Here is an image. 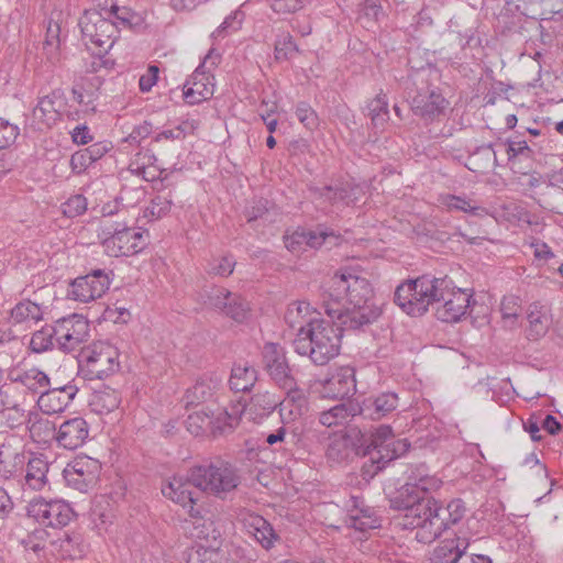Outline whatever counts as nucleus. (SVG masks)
<instances>
[{
    "label": "nucleus",
    "mask_w": 563,
    "mask_h": 563,
    "mask_svg": "<svg viewBox=\"0 0 563 563\" xmlns=\"http://www.w3.org/2000/svg\"><path fill=\"white\" fill-rule=\"evenodd\" d=\"M367 279L353 274H335L328 282L324 298L325 313L338 324L323 319H312L307 328L300 327L294 349L307 355L316 365H325L341 347L343 330H358L373 323L380 316V308L372 299Z\"/></svg>",
    "instance_id": "obj_1"
},
{
    "label": "nucleus",
    "mask_w": 563,
    "mask_h": 563,
    "mask_svg": "<svg viewBox=\"0 0 563 563\" xmlns=\"http://www.w3.org/2000/svg\"><path fill=\"white\" fill-rule=\"evenodd\" d=\"M441 486L442 479L431 474L426 464L412 465L405 485L390 499V507L401 511L397 525L405 530H415V539L420 543L433 542L465 516L463 500L453 499L446 507H441L433 498L426 496Z\"/></svg>",
    "instance_id": "obj_2"
},
{
    "label": "nucleus",
    "mask_w": 563,
    "mask_h": 563,
    "mask_svg": "<svg viewBox=\"0 0 563 563\" xmlns=\"http://www.w3.org/2000/svg\"><path fill=\"white\" fill-rule=\"evenodd\" d=\"M189 479L194 487L219 499H227L241 484L238 467L221 459L190 468Z\"/></svg>",
    "instance_id": "obj_3"
},
{
    "label": "nucleus",
    "mask_w": 563,
    "mask_h": 563,
    "mask_svg": "<svg viewBox=\"0 0 563 563\" xmlns=\"http://www.w3.org/2000/svg\"><path fill=\"white\" fill-rule=\"evenodd\" d=\"M431 289L428 298L430 305L441 303L437 307L435 316L443 322H457L467 312L473 295L467 289L456 288L448 276L431 277Z\"/></svg>",
    "instance_id": "obj_4"
},
{
    "label": "nucleus",
    "mask_w": 563,
    "mask_h": 563,
    "mask_svg": "<svg viewBox=\"0 0 563 563\" xmlns=\"http://www.w3.org/2000/svg\"><path fill=\"white\" fill-rule=\"evenodd\" d=\"M79 26L86 45H93L108 53L118 37V25L102 11L96 9L86 10L79 20Z\"/></svg>",
    "instance_id": "obj_5"
},
{
    "label": "nucleus",
    "mask_w": 563,
    "mask_h": 563,
    "mask_svg": "<svg viewBox=\"0 0 563 563\" xmlns=\"http://www.w3.org/2000/svg\"><path fill=\"white\" fill-rule=\"evenodd\" d=\"M26 514L44 527L62 529L75 517L69 504L60 499L46 500L42 497L33 498L26 506Z\"/></svg>",
    "instance_id": "obj_6"
},
{
    "label": "nucleus",
    "mask_w": 563,
    "mask_h": 563,
    "mask_svg": "<svg viewBox=\"0 0 563 563\" xmlns=\"http://www.w3.org/2000/svg\"><path fill=\"white\" fill-rule=\"evenodd\" d=\"M431 287L429 275L402 283L395 290L394 301L408 314L421 316L430 306L428 292Z\"/></svg>",
    "instance_id": "obj_7"
},
{
    "label": "nucleus",
    "mask_w": 563,
    "mask_h": 563,
    "mask_svg": "<svg viewBox=\"0 0 563 563\" xmlns=\"http://www.w3.org/2000/svg\"><path fill=\"white\" fill-rule=\"evenodd\" d=\"M103 247L108 255L113 257L135 254L143 249V233L125 225H102Z\"/></svg>",
    "instance_id": "obj_8"
},
{
    "label": "nucleus",
    "mask_w": 563,
    "mask_h": 563,
    "mask_svg": "<svg viewBox=\"0 0 563 563\" xmlns=\"http://www.w3.org/2000/svg\"><path fill=\"white\" fill-rule=\"evenodd\" d=\"M263 369L277 387H290L296 380L289 366L285 349L273 342H267L261 351Z\"/></svg>",
    "instance_id": "obj_9"
},
{
    "label": "nucleus",
    "mask_w": 563,
    "mask_h": 563,
    "mask_svg": "<svg viewBox=\"0 0 563 563\" xmlns=\"http://www.w3.org/2000/svg\"><path fill=\"white\" fill-rule=\"evenodd\" d=\"M56 346L64 352L77 350L89 336V323L80 314L74 313L54 323Z\"/></svg>",
    "instance_id": "obj_10"
},
{
    "label": "nucleus",
    "mask_w": 563,
    "mask_h": 563,
    "mask_svg": "<svg viewBox=\"0 0 563 563\" xmlns=\"http://www.w3.org/2000/svg\"><path fill=\"white\" fill-rule=\"evenodd\" d=\"M101 463L90 456H77L63 472L64 478L69 487L81 493L92 488L100 476Z\"/></svg>",
    "instance_id": "obj_11"
},
{
    "label": "nucleus",
    "mask_w": 563,
    "mask_h": 563,
    "mask_svg": "<svg viewBox=\"0 0 563 563\" xmlns=\"http://www.w3.org/2000/svg\"><path fill=\"white\" fill-rule=\"evenodd\" d=\"M409 443L406 439H397L390 426H379L371 435L369 444L364 449L372 452L376 461H393L409 449Z\"/></svg>",
    "instance_id": "obj_12"
},
{
    "label": "nucleus",
    "mask_w": 563,
    "mask_h": 563,
    "mask_svg": "<svg viewBox=\"0 0 563 563\" xmlns=\"http://www.w3.org/2000/svg\"><path fill=\"white\" fill-rule=\"evenodd\" d=\"M89 379H103L119 368L118 349L108 342L95 343L86 360Z\"/></svg>",
    "instance_id": "obj_13"
},
{
    "label": "nucleus",
    "mask_w": 563,
    "mask_h": 563,
    "mask_svg": "<svg viewBox=\"0 0 563 563\" xmlns=\"http://www.w3.org/2000/svg\"><path fill=\"white\" fill-rule=\"evenodd\" d=\"M110 286L109 275L102 269L77 277L68 290V295L77 301L88 302L100 298Z\"/></svg>",
    "instance_id": "obj_14"
},
{
    "label": "nucleus",
    "mask_w": 563,
    "mask_h": 563,
    "mask_svg": "<svg viewBox=\"0 0 563 563\" xmlns=\"http://www.w3.org/2000/svg\"><path fill=\"white\" fill-rule=\"evenodd\" d=\"M399 405L398 395L394 391H383L365 397L356 402L357 415L364 419L380 420L394 412Z\"/></svg>",
    "instance_id": "obj_15"
},
{
    "label": "nucleus",
    "mask_w": 563,
    "mask_h": 563,
    "mask_svg": "<svg viewBox=\"0 0 563 563\" xmlns=\"http://www.w3.org/2000/svg\"><path fill=\"white\" fill-rule=\"evenodd\" d=\"M286 391L285 397L278 399V413L283 424L289 426L300 419L308 408V398L305 391L298 387L297 380L290 387H279Z\"/></svg>",
    "instance_id": "obj_16"
},
{
    "label": "nucleus",
    "mask_w": 563,
    "mask_h": 563,
    "mask_svg": "<svg viewBox=\"0 0 563 563\" xmlns=\"http://www.w3.org/2000/svg\"><path fill=\"white\" fill-rule=\"evenodd\" d=\"M334 233L327 228L317 230H307L298 228L284 236L285 246L291 253L300 254L307 250H317L321 247L328 238H334Z\"/></svg>",
    "instance_id": "obj_17"
},
{
    "label": "nucleus",
    "mask_w": 563,
    "mask_h": 563,
    "mask_svg": "<svg viewBox=\"0 0 563 563\" xmlns=\"http://www.w3.org/2000/svg\"><path fill=\"white\" fill-rule=\"evenodd\" d=\"M449 102L437 88H428L418 93L411 100V109L415 114L426 121H432L443 114Z\"/></svg>",
    "instance_id": "obj_18"
},
{
    "label": "nucleus",
    "mask_w": 563,
    "mask_h": 563,
    "mask_svg": "<svg viewBox=\"0 0 563 563\" xmlns=\"http://www.w3.org/2000/svg\"><path fill=\"white\" fill-rule=\"evenodd\" d=\"M240 521L245 531L265 550L272 549L274 543L278 540V536L272 525L260 515L245 511L240 515Z\"/></svg>",
    "instance_id": "obj_19"
},
{
    "label": "nucleus",
    "mask_w": 563,
    "mask_h": 563,
    "mask_svg": "<svg viewBox=\"0 0 563 563\" xmlns=\"http://www.w3.org/2000/svg\"><path fill=\"white\" fill-rule=\"evenodd\" d=\"M77 391L78 388L70 384L62 387H47V390L38 397L37 405L47 415L58 413L69 406Z\"/></svg>",
    "instance_id": "obj_20"
},
{
    "label": "nucleus",
    "mask_w": 563,
    "mask_h": 563,
    "mask_svg": "<svg viewBox=\"0 0 563 563\" xmlns=\"http://www.w3.org/2000/svg\"><path fill=\"white\" fill-rule=\"evenodd\" d=\"M191 486H194V484L190 482L189 475L186 478L175 476L163 487L162 493L174 503L179 504L184 508H189L188 512L192 518H198L200 511L194 507L196 498L194 497Z\"/></svg>",
    "instance_id": "obj_21"
},
{
    "label": "nucleus",
    "mask_w": 563,
    "mask_h": 563,
    "mask_svg": "<svg viewBox=\"0 0 563 563\" xmlns=\"http://www.w3.org/2000/svg\"><path fill=\"white\" fill-rule=\"evenodd\" d=\"M88 424L82 418H74L64 421L56 432V441L59 446L75 450L81 446L88 438Z\"/></svg>",
    "instance_id": "obj_22"
},
{
    "label": "nucleus",
    "mask_w": 563,
    "mask_h": 563,
    "mask_svg": "<svg viewBox=\"0 0 563 563\" xmlns=\"http://www.w3.org/2000/svg\"><path fill=\"white\" fill-rule=\"evenodd\" d=\"M213 77L196 68L190 79L184 85V99L188 104H198L213 95Z\"/></svg>",
    "instance_id": "obj_23"
},
{
    "label": "nucleus",
    "mask_w": 563,
    "mask_h": 563,
    "mask_svg": "<svg viewBox=\"0 0 563 563\" xmlns=\"http://www.w3.org/2000/svg\"><path fill=\"white\" fill-rule=\"evenodd\" d=\"M354 369L341 367L327 378L322 385V395L328 398H344L355 390Z\"/></svg>",
    "instance_id": "obj_24"
},
{
    "label": "nucleus",
    "mask_w": 563,
    "mask_h": 563,
    "mask_svg": "<svg viewBox=\"0 0 563 563\" xmlns=\"http://www.w3.org/2000/svg\"><path fill=\"white\" fill-rule=\"evenodd\" d=\"M220 383L221 378L213 373L201 375L196 383L186 390L184 396L186 406H198L211 400Z\"/></svg>",
    "instance_id": "obj_25"
},
{
    "label": "nucleus",
    "mask_w": 563,
    "mask_h": 563,
    "mask_svg": "<svg viewBox=\"0 0 563 563\" xmlns=\"http://www.w3.org/2000/svg\"><path fill=\"white\" fill-rule=\"evenodd\" d=\"M185 560L187 563H233L227 551L218 545H205L201 542H197L186 550Z\"/></svg>",
    "instance_id": "obj_26"
},
{
    "label": "nucleus",
    "mask_w": 563,
    "mask_h": 563,
    "mask_svg": "<svg viewBox=\"0 0 563 563\" xmlns=\"http://www.w3.org/2000/svg\"><path fill=\"white\" fill-rule=\"evenodd\" d=\"M470 542L464 538L444 539L430 553L429 563H454L461 551L467 550Z\"/></svg>",
    "instance_id": "obj_27"
},
{
    "label": "nucleus",
    "mask_w": 563,
    "mask_h": 563,
    "mask_svg": "<svg viewBox=\"0 0 563 563\" xmlns=\"http://www.w3.org/2000/svg\"><path fill=\"white\" fill-rule=\"evenodd\" d=\"M277 406L278 398L275 394L265 390L254 394L245 410L253 421L261 422L264 418L272 415L277 409Z\"/></svg>",
    "instance_id": "obj_28"
},
{
    "label": "nucleus",
    "mask_w": 563,
    "mask_h": 563,
    "mask_svg": "<svg viewBox=\"0 0 563 563\" xmlns=\"http://www.w3.org/2000/svg\"><path fill=\"white\" fill-rule=\"evenodd\" d=\"M48 462L43 455L31 457L26 464L23 487L42 490L47 485Z\"/></svg>",
    "instance_id": "obj_29"
},
{
    "label": "nucleus",
    "mask_w": 563,
    "mask_h": 563,
    "mask_svg": "<svg viewBox=\"0 0 563 563\" xmlns=\"http://www.w3.org/2000/svg\"><path fill=\"white\" fill-rule=\"evenodd\" d=\"M257 382V371L247 362L235 363L232 366L229 385L235 393L250 391Z\"/></svg>",
    "instance_id": "obj_30"
},
{
    "label": "nucleus",
    "mask_w": 563,
    "mask_h": 563,
    "mask_svg": "<svg viewBox=\"0 0 563 563\" xmlns=\"http://www.w3.org/2000/svg\"><path fill=\"white\" fill-rule=\"evenodd\" d=\"M357 415L354 402H341L319 415V422L328 428L344 426L351 418Z\"/></svg>",
    "instance_id": "obj_31"
},
{
    "label": "nucleus",
    "mask_w": 563,
    "mask_h": 563,
    "mask_svg": "<svg viewBox=\"0 0 563 563\" xmlns=\"http://www.w3.org/2000/svg\"><path fill=\"white\" fill-rule=\"evenodd\" d=\"M43 318L42 307L31 300L18 302L10 312V321L13 324L31 327Z\"/></svg>",
    "instance_id": "obj_32"
},
{
    "label": "nucleus",
    "mask_w": 563,
    "mask_h": 563,
    "mask_svg": "<svg viewBox=\"0 0 563 563\" xmlns=\"http://www.w3.org/2000/svg\"><path fill=\"white\" fill-rule=\"evenodd\" d=\"M358 432L334 435L327 450V455L333 461L346 460L352 451L360 454V448H355V438Z\"/></svg>",
    "instance_id": "obj_33"
},
{
    "label": "nucleus",
    "mask_w": 563,
    "mask_h": 563,
    "mask_svg": "<svg viewBox=\"0 0 563 563\" xmlns=\"http://www.w3.org/2000/svg\"><path fill=\"white\" fill-rule=\"evenodd\" d=\"M27 430L31 439L36 443H47L49 440H56L55 424L48 419L41 418L37 415H27Z\"/></svg>",
    "instance_id": "obj_34"
},
{
    "label": "nucleus",
    "mask_w": 563,
    "mask_h": 563,
    "mask_svg": "<svg viewBox=\"0 0 563 563\" xmlns=\"http://www.w3.org/2000/svg\"><path fill=\"white\" fill-rule=\"evenodd\" d=\"M527 319L529 322L528 335L532 340L543 336L551 324L548 311L536 303L530 306Z\"/></svg>",
    "instance_id": "obj_35"
},
{
    "label": "nucleus",
    "mask_w": 563,
    "mask_h": 563,
    "mask_svg": "<svg viewBox=\"0 0 563 563\" xmlns=\"http://www.w3.org/2000/svg\"><path fill=\"white\" fill-rule=\"evenodd\" d=\"M14 382L22 384L25 388L40 396L49 387L48 376L36 367L19 373Z\"/></svg>",
    "instance_id": "obj_36"
},
{
    "label": "nucleus",
    "mask_w": 563,
    "mask_h": 563,
    "mask_svg": "<svg viewBox=\"0 0 563 563\" xmlns=\"http://www.w3.org/2000/svg\"><path fill=\"white\" fill-rule=\"evenodd\" d=\"M58 99L59 97L56 92H52L41 98L36 107L33 109V117L46 125H51L56 122L59 118V110L57 107Z\"/></svg>",
    "instance_id": "obj_37"
},
{
    "label": "nucleus",
    "mask_w": 563,
    "mask_h": 563,
    "mask_svg": "<svg viewBox=\"0 0 563 563\" xmlns=\"http://www.w3.org/2000/svg\"><path fill=\"white\" fill-rule=\"evenodd\" d=\"M51 543L64 559L81 558L85 551L79 534L69 536L64 533L62 538H58Z\"/></svg>",
    "instance_id": "obj_38"
},
{
    "label": "nucleus",
    "mask_w": 563,
    "mask_h": 563,
    "mask_svg": "<svg viewBox=\"0 0 563 563\" xmlns=\"http://www.w3.org/2000/svg\"><path fill=\"white\" fill-rule=\"evenodd\" d=\"M367 111L375 129L383 130L389 119L388 99L386 95L378 93L367 103Z\"/></svg>",
    "instance_id": "obj_39"
},
{
    "label": "nucleus",
    "mask_w": 563,
    "mask_h": 563,
    "mask_svg": "<svg viewBox=\"0 0 563 563\" xmlns=\"http://www.w3.org/2000/svg\"><path fill=\"white\" fill-rule=\"evenodd\" d=\"M384 16L380 0H362L358 3V21L365 27H372Z\"/></svg>",
    "instance_id": "obj_40"
},
{
    "label": "nucleus",
    "mask_w": 563,
    "mask_h": 563,
    "mask_svg": "<svg viewBox=\"0 0 563 563\" xmlns=\"http://www.w3.org/2000/svg\"><path fill=\"white\" fill-rule=\"evenodd\" d=\"M60 26L58 23L49 21L46 30L44 42V51L51 64H56L59 60V38Z\"/></svg>",
    "instance_id": "obj_41"
},
{
    "label": "nucleus",
    "mask_w": 563,
    "mask_h": 563,
    "mask_svg": "<svg viewBox=\"0 0 563 563\" xmlns=\"http://www.w3.org/2000/svg\"><path fill=\"white\" fill-rule=\"evenodd\" d=\"M56 345L55 329L53 325H45L33 333L30 346L33 352L42 353Z\"/></svg>",
    "instance_id": "obj_42"
},
{
    "label": "nucleus",
    "mask_w": 563,
    "mask_h": 563,
    "mask_svg": "<svg viewBox=\"0 0 563 563\" xmlns=\"http://www.w3.org/2000/svg\"><path fill=\"white\" fill-rule=\"evenodd\" d=\"M299 49L294 42L292 36L283 31L277 35L275 42V58L276 60H288L298 54Z\"/></svg>",
    "instance_id": "obj_43"
},
{
    "label": "nucleus",
    "mask_w": 563,
    "mask_h": 563,
    "mask_svg": "<svg viewBox=\"0 0 563 563\" xmlns=\"http://www.w3.org/2000/svg\"><path fill=\"white\" fill-rule=\"evenodd\" d=\"M91 405L100 413H108L117 409L120 405L119 394L113 389H106L93 396Z\"/></svg>",
    "instance_id": "obj_44"
},
{
    "label": "nucleus",
    "mask_w": 563,
    "mask_h": 563,
    "mask_svg": "<svg viewBox=\"0 0 563 563\" xmlns=\"http://www.w3.org/2000/svg\"><path fill=\"white\" fill-rule=\"evenodd\" d=\"M224 314L236 322H243L250 314V305L244 298L232 292Z\"/></svg>",
    "instance_id": "obj_45"
},
{
    "label": "nucleus",
    "mask_w": 563,
    "mask_h": 563,
    "mask_svg": "<svg viewBox=\"0 0 563 563\" xmlns=\"http://www.w3.org/2000/svg\"><path fill=\"white\" fill-rule=\"evenodd\" d=\"M318 192L320 198L325 199L332 205L338 202L349 205L353 200L351 195V188L349 186H325L318 189Z\"/></svg>",
    "instance_id": "obj_46"
},
{
    "label": "nucleus",
    "mask_w": 563,
    "mask_h": 563,
    "mask_svg": "<svg viewBox=\"0 0 563 563\" xmlns=\"http://www.w3.org/2000/svg\"><path fill=\"white\" fill-rule=\"evenodd\" d=\"M445 206L450 210H460L466 213H472L474 216L483 217L487 216L488 211L484 207L473 206L471 205V201L466 198L459 197V196H446L444 199Z\"/></svg>",
    "instance_id": "obj_47"
},
{
    "label": "nucleus",
    "mask_w": 563,
    "mask_h": 563,
    "mask_svg": "<svg viewBox=\"0 0 563 563\" xmlns=\"http://www.w3.org/2000/svg\"><path fill=\"white\" fill-rule=\"evenodd\" d=\"M197 128L195 121H183L178 125L162 131L155 136L156 142H161L162 140H181L187 134L194 133L195 129Z\"/></svg>",
    "instance_id": "obj_48"
},
{
    "label": "nucleus",
    "mask_w": 563,
    "mask_h": 563,
    "mask_svg": "<svg viewBox=\"0 0 563 563\" xmlns=\"http://www.w3.org/2000/svg\"><path fill=\"white\" fill-rule=\"evenodd\" d=\"M170 207L172 200L162 196H156L151 200L150 206L144 209L143 217L150 221L157 220L167 214L170 210Z\"/></svg>",
    "instance_id": "obj_49"
},
{
    "label": "nucleus",
    "mask_w": 563,
    "mask_h": 563,
    "mask_svg": "<svg viewBox=\"0 0 563 563\" xmlns=\"http://www.w3.org/2000/svg\"><path fill=\"white\" fill-rule=\"evenodd\" d=\"M48 536L49 534L45 529H34L21 541V543L24 545L25 549L32 550L33 552L37 553L45 549Z\"/></svg>",
    "instance_id": "obj_50"
},
{
    "label": "nucleus",
    "mask_w": 563,
    "mask_h": 563,
    "mask_svg": "<svg viewBox=\"0 0 563 563\" xmlns=\"http://www.w3.org/2000/svg\"><path fill=\"white\" fill-rule=\"evenodd\" d=\"M232 292L222 287H216L210 290L207 296L206 303L221 312L225 313V308L228 306V301L231 298Z\"/></svg>",
    "instance_id": "obj_51"
},
{
    "label": "nucleus",
    "mask_w": 563,
    "mask_h": 563,
    "mask_svg": "<svg viewBox=\"0 0 563 563\" xmlns=\"http://www.w3.org/2000/svg\"><path fill=\"white\" fill-rule=\"evenodd\" d=\"M364 456H368V461L364 462L361 467V475L363 479L369 481L373 478L379 471H382L390 461H384L383 459L376 461L372 455V452L367 450H363L362 453Z\"/></svg>",
    "instance_id": "obj_52"
},
{
    "label": "nucleus",
    "mask_w": 563,
    "mask_h": 563,
    "mask_svg": "<svg viewBox=\"0 0 563 563\" xmlns=\"http://www.w3.org/2000/svg\"><path fill=\"white\" fill-rule=\"evenodd\" d=\"M309 311V303L305 301H297L292 302L288 306V309L285 314V320L289 323L291 328H296L298 325V329L300 327H303L301 322L299 321V318L305 317Z\"/></svg>",
    "instance_id": "obj_53"
},
{
    "label": "nucleus",
    "mask_w": 563,
    "mask_h": 563,
    "mask_svg": "<svg viewBox=\"0 0 563 563\" xmlns=\"http://www.w3.org/2000/svg\"><path fill=\"white\" fill-rule=\"evenodd\" d=\"M20 134L18 125L0 118V150L12 145Z\"/></svg>",
    "instance_id": "obj_54"
},
{
    "label": "nucleus",
    "mask_w": 563,
    "mask_h": 563,
    "mask_svg": "<svg viewBox=\"0 0 563 563\" xmlns=\"http://www.w3.org/2000/svg\"><path fill=\"white\" fill-rule=\"evenodd\" d=\"M86 210L87 199L82 195H74L63 205V212L68 218L81 216Z\"/></svg>",
    "instance_id": "obj_55"
},
{
    "label": "nucleus",
    "mask_w": 563,
    "mask_h": 563,
    "mask_svg": "<svg viewBox=\"0 0 563 563\" xmlns=\"http://www.w3.org/2000/svg\"><path fill=\"white\" fill-rule=\"evenodd\" d=\"M296 117L309 130H314L318 126V115L316 111L306 102H300L297 106Z\"/></svg>",
    "instance_id": "obj_56"
},
{
    "label": "nucleus",
    "mask_w": 563,
    "mask_h": 563,
    "mask_svg": "<svg viewBox=\"0 0 563 563\" xmlns=\"http://www.w3.org/2000/svg\"><path fill=\"white\" fill-rule=\"evenodd\" d=\"M310 0H269L272 10L276 13L289 14L301 10Z\"/></svg>",
    "instance_id": "obj_57"
},
{
    "label": "nucleus",
    "mask_w": 563,
    "mask_h": 563,
    "mask_svg": "<svg viewBox=\"0 0 563 563\" xmlns=\"http://www.w3.org/2000/svg\"><path fill=\"white\" fill-rule=\"evenodd\" d=\"M234 266L235 262L231 256H223L209 263L208 273L210 275L227 277L233 273Z\"/></svg>",
    "instance_id": "obj_58"
},
{
    "label": "nucleus",
    "mask_w": 563,
    "mask_h": 563,
    "mask_svg": "<svg viewBox=\"0 0 563 563\" xmlns=\"http://www.w3.org/2000/svg\"><path fill=\"white\" fill-rule=\"evenodd\" d=\"M349 526L361 532H367L380 527L378 516L349 517Z\"/></svg>",
    "instance_id": "obj_59"
},
{
    "label": "nucleus",
    "mask_w": 563,
    "mask_h": 563,
    "mask_svg": "<svg viewBox=\"0 0 563 563\" xmlns=\"http://www.w3.org/2000/svg\"><path fill=\"white\" fill-rule=\"evenodd\" d=\"M521 311L520 299L516 296H505L500 303V312L504 319L515 320Z\"/></svg>",
    "instance_id": "obj_60"
},
{
    "label": "nucleus",
    "mask_w": 563,
    "mask_h": 563,
    "mask_svg": "<svg viewBox=\"0 0 563 563\" xmlns=\"http://www.w3.org/2000/svg\"><path fill=\"white\" fill-rule=\"evenodd\" d=\"M241 410L238 407H233L232 411H224L217 418V428L223 433L227 429L232 430L240 422Z\"/></svg>",
    "instance_id": "obj_61"
},
{
    "label": "nucleus",
    "mask_w": 563,
    "mask_h": 563,
    "mask_svg": "<svg viewBox=\"0 0 563 563\" xmlns=\"http://www.w3.org/2000/svg\"><path fill=\"white\" fill-rule=\"evenodd\" d=\"M547 202L552 211L563 214V188L553 184L549 185Z\"/></svg>",
    "instance_id": "obj_62"
},
{
    "label": "nucleus",
    "mask_w": 563,
    "mask_h": 563,
    "mask_svg": "<svg viewBox=\"0 0 563 563\" xmlns=\"http://www.w3.org/2000/svg\"><path fill=\"white\" fill-rule=\"evenodd\" d=\"M93 163L85 148L75 152L69 162L71 172L76 175L82 174Z\"/></svg>",
    "instance_id": "obj_63"
},
{
    "label": "nucleus",
    "mask_w": 563,
    "mask_h": 563,
    "mask_svg": "<svg viewBox=\"0 0 563 563\" xmlns=\"http://www.w3.org/2000/svg\"><path fill=\"white\" fill-rule=\"evenodd\" d=\"M0 413L2 419L5 421V424L11 429L18 428L26 419L24 411L18 407L2 409Z\"/></svg>",
    "instance_id": "obj_64"
}]
</instances>
